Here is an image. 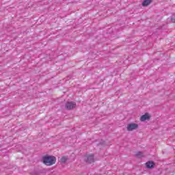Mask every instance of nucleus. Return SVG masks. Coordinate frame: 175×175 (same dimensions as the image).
Masks as SVG:
<instances>
[{
	"label": "nucleus",
	"mask_w": 175,
	"mask_h": 175,
	"mask_svg": "<svg viewBox=\"0 0 175 175\" xmlns=\"http://www.w3.org/2000/svg\"><path fill=\"white\" fill-rule=\"evenodd\" d=\"M57 159L54 156H44L42 157V162L46 166H51L55 163Z\"/></svg>",
	"instance_id": "nucleus-1"
},
{
	"label": "nucleus",
	"mask_w": 175,
	"mask_h": 175,
	"mask_svg": "<svg viewBox=\"0 0 175 175\" xmlns=\"http://www.w3.org/2000/svg\"><path fill=\"white\" fill-rule=\"evenodd\" d=\"M139 128V124L136 123H130L127 124L126 129L129 132H132V131H135Z\"/></svg>",
	"instance_id": "nucleus-2"
},
{
	"label": "nucleus",
	"mask_w": 175,
	"mask_h": 175,
	"mask_svg": "<svg viewBox=\"0 0 175 175\" xmlns=\"http://www.w3.org/2000/svg\"><path fill=\"white\" fill-rule=\"evenodd\" d=\"M65 107L66 110H73L76 107V103L73 101L67 102L66 103Z\"/></svg>",
	"instance_id": "nucleus-3"
},
{
	"label": "nucleus",
	"mask_w": 175,
	"mask_h": 175,
	"mask_svg": "<svg viewBox=\"0 0 175 175\" xmlns=\"http://www.w3.org/2000/svg\"><path fill=\"white\" fill-rule=\"evenodd\" d=\"M85 161L87 163H94L95 159L93 154H89L85 157Z\"/></svg>",
	"instance_id": "nucleus-4"
},
{
	"label": "nucleus",
	"mask_w": 175,
	"mask_h": 175,
	"mask_svg": "<svg viewBox=\"0 0 175 175\" xmlns=\"http://www.w3.org/2000/svg\"><path fill=\"white\" fill-rule=\"evenodd\" d=\"M146 166L147 169H154V167L155 166V163L154 161H148L146 163Z\"/></svg>",
	"instance_id": "nucleus-5"
},
{
	"label": "nucleus",
	"mask_w": 175,
	"mask_h": 175,
	"mask_svg": "<svg viewBox=\"0 0 175 175\" xmlns=\"http://www.w3.org/2000/svg\"><path fill=\"white\" fill-rule=\"evenodd\" d=\"M146 120H150V115L146 113L144 115L142 116L140 118L141 121H146Z\"/></svg>",
	"instance_id": "nucleus-6"
},
{
	"label": "nucleus",
	"mask_w": 175,
	"mask_h": 175,
	"mask_svg": "<svg viewBox=\"0 0 175 175\" xmlns=\"http://www.w3.org/2000/svg\"><path fill=\"white\" fill-rule=\"evenodd\" d=\"M152 2V0H144L142 2V6H148V5H150V3H151Z\"/></svg>",
	"instance_id": "nucleus-7"
},
{
	"label": "nucleus",
	"mask_w": 175,
	"mask_h": 175,
	"mask_svg": "<svg viewBox=\"0 0 175 175\" xmlns=\"http://www.w3.org/2000/svg\"><path fill=\"white\" fill-rule=\"evenodd\" d=\"M135 157H137V158H143V157H144V154L143 152H137L135 154Z\"/></svg>",
	"instance_id": "nucleus-8"
},
{
	"label": "nucleus",
	"mask_w": 175,
	"mask_h": 175,
	"mask_svg": "<svg viewBox=\"0 0 175 175\" xmlns=\"http://www.w3.org/2000/svg\"><path fill=\"white\" fill-rule=\"evenodd\" d=\"M68 157H62L60 159V161L62 162V163H66V161H68Z\"/></svg>",
	"instance_id": "nucleus-9"
},
{
	"label": "nucleus",
	"mask_w": 175,
	"mask_h": 175,
	"mask_svg": "<svg viewBox=\"0 0 175 175\" xmlns=\"http://www.w3.org/2000/svg\"><path fill=\"white\" fill-rule=\"evenodd\" d=\"M171 21H172V23H175V15H172L171 16Z\"/></svg>",
	"instance_id": "nucleus-10"
},
{
	"label": "nucleus",
	"mask_w": 175,
	"mask_h": 175,
	"mask_svg": "<svg viewBox=\"0 0 175 175\" xmlns=\"http://www.w3.org/2000/svg\"><path fill=\"white\" fill-rule=\"evenodd\" d=\"M31 175H39V173H38V172H31Z\"/></svg>",
	"instance_id": "nucleus-11"
}]
</instances>
